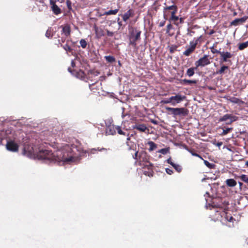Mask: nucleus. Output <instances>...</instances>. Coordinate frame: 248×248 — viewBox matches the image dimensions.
Returning a JSON list of instances; mask_svg holds the SVG:
<instances>
[{
    "label": "nucleus",
    "instance_id": "obj_59",
    "mask_svg": "<svg viewBox=\"0 0 248 248\" xmlns=\"http://www.w3.org/2000/svg\"><path fill=\"white\" fill-rule=\"evenodd\" d=\"M118 24L119 26V27H121L122 26V22L121 21H118Z\"/></svg>",
    "mask_w": 248,
    "mask_h": 248
},
{
    "label": "nucleus",
    "instance_id": "obj_6",
    "mask_svg": "<svg viewBox=\"0 0 248 248\" xmlns=\"http://www.w3.org/2000/svg\"><path fill=\"white\" fill-rule=\"evenodd\" d=\"M238 119V117L236 116L232 115V114H226L223 115L222 117H221L219 118L218 121L219 122H226L228 120H229V122H226V124H231L233 122L237 121Z\"/></svg>",
    "mask_w": 248,
    "mask_h": 248
},
{
    "label": "nucleus",
    "instance_id": "obj_17",
    "mask_svg": "<svg viewBox=\"0 0 248 248\" xmlns=\"http://www.w3.org/2000/svg\"><path fill=\"white\" fill-rule=\"evenodd\" d=\"M133 16L134 11L130 9L122 16V18L124 21H126L130 17H132Z\"/></svg>",
    "mask_w": 248,
    "mask_h": 248
},
{
    "label": "nucleus",
    "instance_id": "obj_19",
    "mask_svg": "<svg viewBox=\"0 0 248 248\" xmlns=\"http://www.w3.org/2000/svg\"><path fill=\"white\" fill-rule=\"evenodd\" d=\"M171 13V16L169 18V20L170 22H173V23L177 26L179 25L178 23V20H179V17L175 16V14L176 13H175V12H170Z\"/></svg>",
    "mask_w": 248,
    "mask_h": 248
},
{
    "label": "nucleus",
    "instance_id": "obj_49",
    "mask_svg": "<svg viewBox=\"0 0 248 248\" xmlns=\"http://www.w3.org/2000/svg\"><path fill=\"white\" fill-rule=\"evenodd\" d=\"M167 162L170 164V165L172 166L173 165V164L174 163H173L172 161V159L171 158V157H170L169 158H168L167 160Z\"/></svg>",
    "mask_w": 248,
    "mask_h": 248
},
{
    "label": "nucleus",
    "instance_id": "obj_45",
    "mask_svg": "<svg viewBox=\"0 0 248 248\" xmlns=\"http://www.w3.org/2000/svg\"><path fill=\"white\" fill-rule=\"evenodd\" d=\"M66 5L69 11L72 10V2L70 0H66Z\"/></svg>",
    "mask_w": 248,
    "mask_h": 248
},
{
    "label": "nucleus",
    "instance_id": "obj_28",
    "mask_svg": "<svg viewBox=\"0 0 248 248\" xmlns=\"http://www.w3.org/2000/svg\"><path fill=\"white\" fill-rule=\"evenodd\" d=\"M203 41L204 39L202 35H201L196 39L194 38V40L192 41L193 43H196V46L199 45V46Z\"/></svg>",
    "mask_w": 248,
    "mask_h": 248
},
{
    "label": "nucleus",
    "instance_id": "obj_20",
    "mask_svg": "<svg viewBox=\"0 0 248 248\" xmlns=\"http://www.w3.org/2000/svg\"><path fill=\"white\" fill-rule=\"evenodd\" d=\"M134 129H136L140 132H145L147 129V127L144 124H136L134 127Z\"/></svg>",
    "mask_w": 248,
    "mask_h": 248
},
{
    "label": "nucleus",
    "instance_id": "obj_37",
    "mask_svg": "<svg viewBox=\"0 0 248 248\" xmlns=\"http://www.w3.org/2000/svg\"><path fill=\"white\" fill-rule=\"evenodd\" d=\"M232 130V128H226L225 129H223V131L221 134V135H226L228 133H230L231 131Z\"/></svg>",
    "mask_w": 248,
    "mask_h": 248
},
{
    "label": "nucleus",
    "instance_id": "obj_11",
    "mask_svg": "<svg viewBox=\"0 0 248 248\" xmlns=\"http://www.w3.org/2000/svg\"><path fill=\"white\" fill-rule=\"evenodd\" d=\"M6 148L8 150L15 152L18 151L19 146L14 141H9L6 144Z\"/></svg>",
    "mask_w": 248,
    "mask_h": 248
},
{
    "label": "nucleus",
    "instance_id": "obj_2",
    "mask_svg": "<svg viewBox=\"0 0 248 248\" xmlns=\"http://www.w3.org/2000/svg\"><path fill=\"white\" fill-rule=\"evenodd\" d=\"M149 155L144 151L139 153L138 162L137 164L142 168L147 167L148 169L153 167V165L149 162Z\"/></svg>",
    "mask_w": 248,
    "mask_h": 248
},
{
    "label": "nucleus",
    "instance_id": "obj_40",
    "mask_svg": "<svg viewBox=\"0 0 248 248\" xmlns=\"http://www.w3.org/2000/svg\"><path fill=\"white\" fill-rule=\"evenodd\" d=\"M79 43H80V45L83 48H85L86 47L87 43L85 39H82L80 40Z\"/></svg>",
    "mask_w": 248,
    "mask_h": 248
},
{
    "label": "nucleus",
    "instance_id": "obj_29",
    "mask_svg": "<svg viewBox=\"0 0 248 248\" xmlns=\"http://www.w3.org/2000/svg\"><path fill=\"white\" fill-rule=\"evenodd\" d=\"M248 47V41L238 44V49L239 50H243L246 48Z\"/></svg>",
    "mask_w": 248,
    "mask_h": 248
},
{
    "label": "nucleus",
    "instance_id": "obj_4",
    "mask_svg": "<svg viewBox=\"0 0 248 248\" xmlns=\"http://www.w3.org/2000/svg\"><path fill=\"white\" fill-rule=\"evenodd\" d=\"M136 33L135 34L133 31L130 33L129 36V45L134 47H136L137 43V42L140 39L141 31H136Z\"/></svg>",
    "mask_w": 248,
    "mask_h": 248
},
{
    "label": "nucleus",
    "instance_id": "obj_52",
    "mask_svg": "<svg viewBox=\"0 0 248 248\" xmlns=\"http://www.w3.org/2000/svg\"><path fill=\"white\" fill-rule=\"evenodd\" d=\"M126 144L128 146H129V150L134 149V147L136 146L134 144L131 145H129V142L128 141L126 142Z\"/></svg>",
    "mask_w": 248,
    "mask_h": 248
},
{
    "label": "nucleus",
    "instance_id": "obj_14",
    "mask_svg": "<svg viewBox=\"0 0 248 248\" xmlns=\"http://www.w3.org/2000/svg\"><path fill=\"white\" fill-rule=\"evenodd\" d=\"M248 19V16H245L240 18H236L231 22V26H237L244 23Z\"/></svg>",
    "mask_w": 248,
    "mask_h": 248
},
{
    "label": "nucleus",
    "instance_id": "obj_61",
    "mask_svg": "<svg viewBox=\"0 0 248 248\" xmlns=\"http://www.w3.org/2000/svg\"><path fill=\"white\" fill-rule=\"evenodd\" d=\"M26 147H25V148H24V153L25 154H26Z\"/></svg>",
    "mask_w": 248,
    "mask_h": 248
},
{
    "label": "nucleus",
    "instance_id": "obj_56",
    "mask_svg": "<svg viewBox=\"0 0 248 248\" xmlns=\"http://www.w3.org/2000/svg\"><path fill=\"white\" fill-rule=\"evenodd\" d=\"M151 122L152 123H153L154 124H158L157 121L156 120H155L152 119V120H151Z\"/></svg>",
    "mask_w": 248,
    "mask_h": 248
},
{
    "label": "nucleus",
    "instance_id": "obj_18",
    "mask_svg": "<svg viewBox=\"0 0 248 248\" xmlns=\"http://www.w3.org/2000/svg\"><path fill=\"white\" fill-rule=\"evenodd\" d=\"M116 130H117V133L120 134V135H124V136H127L128 137L127 138V140L128 141V140H130V137H129V134L127 133V130H123L122 129L121 127L119 126H116Z\"/></svg>",
    "mask_w": 248,
    "mask_h": 248
},
{
    "label": "nucleus",
    "instance_id": "obj_44",
    "mask_svg": "<svg viewBox=\"0 0 248 248\" xmlns=\"http://www.w3.org/2000/svg\"><path fill=\"white\" fill-rule=\"evenodd\" d=\"M152 168H149V169H148V170H149L148 171H144V174L146 175H147L148 176H153V174H152V172H153V171L152 170Z\"/></svg>",
    "mask_w": 248,
    "mask_h": 248
},
{
    "label": "nucleus",
    "instance_id": "obj_8",
    "mask_svg": "<svg viewBox=\"0 0 248 248\" xmlns=\"http://www.w3.org/2000/svg\"><path fill=\"white\" fill-rule=\"evenodd\" d=\"M170 10H171V12H175V13H177L178 10L177 6L175 5H172L170 6H166L164 7L163 16L165 19H167V16L169 15V13L168 12Z\"/></svg>",
    "mask_w": 248,
    "mask_h": 248
},
{
    "label": "nucleus",
    "instance_id": "obj_31",
    "mask_svg": "<svg viewBox=\"0 0 248 248\" xmlns=\"http://www.w3.org/2000/svg\"><path fill=\"white\" fill-rule=\"evenodd\" d=\"M148 144L150 146L149 151L151 152L155 150L157 148V145L153 141H150L148 142Z\"/></svg>",
    "mask_w": 248,
    "mask_h": 248
},
{
    "label": "nucleus",
    "instance_id": "obj_60",
    "mask_svg": "<svg viewBox=\"0 0 248 248\" xmlns=\"http://www.w3.org/2000/svg\"><path fill=\"white\" fill-rule=\"evenodd\" d=\"M31 154H32V150H31V151H29V153L28 154H27V155H31Z\"/></svg>",
    "mask_w": 248,
    "mask_h": 248
},
{
    "label": "nucleus",
    "instance_id": "obj_26",
    "mask_svg": "<svg viewBox=\"0 0 248 248\" xmlns=\"http://www.w3.org/2000/svg\"><path fill=\"white\" fill-rule=\"evenodd\" d=\"M61 46L68 53L73 54V49L67 44L62 45L61 43Z\"/></svg>",
    "mask_w": 248,
    "mask_h": 248
},
{
    "label": "nucleus",
    "instance_id": "obj_32",
    "mask_svg": "<svg viewBox=\"0 0 248 248\" xmlns=\"http://www.w3.org/2000/svg\"><path fill=\"white\" fill-rule=\"evenodd\" d=\"M203 161H204V163L206 167H207L208 168L211 169H216V166L215 164L211 163L209 162H208V161L205 160H203Z\"/></svg>",
    "mask_w": 248,
    "mask_h": 248
},
{
    "label": "nucleus",
    "instance_id": "obj_54",
    "mask_svg": "<svg viewBox=\"0 0 248 248\" xmlns=\"http://www.w3.org/2000/svg\"><path fill=\"white\" fill-rule=\"evenodd\" d=\"M178 21H179V22H178L179 24H182L184 23V19L182 17L179 18Z\"/></svg>",
    "mask_w": 248,
    "mask_h": 248
},
{
    "label": "nucleus",
    "instance_id": "obj_25",
    "mask_svg": "<svg viewBox=\"0 0 248 248\" xmlns=\"http://www.w3.org/2000/svg\"><path fill=\"white\" fill-rule=\"evenodd\" d=\"M229 68V66L223 65L220 69L217 70L216 72V74L222 75L223 74L226 70H228Z\"/></svg>",
    "mask_w": 248,
    "mask_h": 248
},
{
    "label": "nucleus",
    "instance_id": "obj_30",
    "mask_svg": "<svg viewBox=\"0 0 248 248\" xmlns=\"http://www.w3.org/2000/svg\"><path fill=\"white\" fill-rule=\"evenodd\" d=\"M217 42L214 43L213 44V46L210 48L211 51L213 54H216V53L219 54L220 52V50H218L216 49V47L217 46Z\"/></svg>",
    "mask_w": 248,
    "mask_h": 248
},
{
    "label": "nucleus",
    "instance_id": "obj_12",
    "mask_svg": "<svg viewBox=\"0 0 248 248\" xmlns=\"http://www.w3.org/2000/svg\"><path fill=\"white\" fill-rule=\"evenodd\" d=\"M56 0H50V4L52 11L55 15H58L62 13V10L60 8L56 5Z\"/></svg>",
    "mask_w": 248,
    "mask_h": 248
},
{
    "label": "nucleus",
    "instance_id": "obj_27",
    "mask_svg": "<svg viewBox=\"0 0 248 248\" xmlns=\"http://www.w3.org/2000/svg\"><path fill=\"white\" fill-rule=\"evenodd\" d=\"M181 83H183V84H186V85H190L191 84H197V80L184 79L182 80Z\"/></svg>",
    "mask_w": 248,
    "mask_h": 248
},
{
    "label": "nucleus",
    "instance_id": "obj_48",
    "mask_svg": "<svg viewBox=\"0 0 248 248\" xmlns=\"http://www.w3.org/2000/svg\"><path fill=\"white\" fill-rule=\"evenodd\" d=\"M166 172L169 175H171L173 173V170L169 168L166 169Z\"/></svg>",
    "mask_w": 248,
    "mask_h": 248
},
{
    "label": "nucleus",
    "instance_id": "obj_62",
    "mask_svg": "<svg viewBox=\"0 0 248 248\" xmlns=\"http://www.w3.org/2000/svg\"><path fill=\"white\" fill-rule=\"evenodd\" d=\"M239 186L241 187L243 185V183L241 182H239Z\"/></svg>",
    "mask_w": 248,
    "mask_h": 248
},
{
    "label": "nucleus",
    "instance_id": "obj_33",
    "mask_svg": "<svg viewBox=\"0 0 248 248\" xmlns=\"http://www.w3.org/2000/svg\"><path fill=\"white\" fill-rule=\"evenodd\" d=\"M85 76V73L81 70H80L78 71H77L76 72V77L79 78L83 79Z\"/></svg>",
    "mask_w": 248,
    "mask_h": 248
},
{
    "label": "nucleus",
    "instance_id": "obj_38",
    "mask_svg": "<svg viewBox=\"0 0 248 248\" xmlns=\"http://www.w3.org/2000/svg\"><path fill=\"white\" fill-rule=\"evenodd\" d=\"M230 101L233 103L238 104L239 103H243V101L240 100L239 98L236 97H232L230 99Z\"/></svg>",
    "mask_w": 248,
    "mask_h": 248
},
{
    "label": "nucleus",
    "instance_id": "obj_51",
    "mask_svg": "<svg viewBox=\"0 0 248 248\" xmlns=\"http://www.w3.org/2000/svg\"><path fill=\"white\" fill-rule=\"evenodd\" d=\"M107 34L108 36H112L114 34L113 32L112 31H110L108 30H107Z\"/></svg>",
    "mask_w": 248,
    "mask_h": 248
},
{
    "label": "nucleus",
    "instance_id": "obj_10",
    "mask_svg": "<svg viewBox=\"0 0 248 248\" xmlns=\"http://www.w3.org/2000/svg\"><path fill=\"white\" fill-rule=\"evenodd\" d=\"M196 44V43H193L190 41L189 43L190 46L183 52V55L185 56H189L190 55V54L195 51L197 46Z\"/></svg>",
    "mask_w": 248,
    "mask_h": 248
},
{
    "label": "nucleus",
    "instance_id": "obj_13",
    "mask_svg": "<svg viewBox=\"0 0 248 248\" xmlns=\"http://www.w3.org/2000/svg\"><path fill=\"white\" fill-rule=\"evenodd\" d=\"M216 213H217L216 216H217V219H218L219 216H220V217H224L225 218V220H227L230 222H232V220L234 219L233 217L232 216H228L227 215V214L224 211H222L221 212L220 211L217 210Z\"/></svg>",
    "mask_w": 248,
    "mask_h": 248
},
{
    "label": "nucleus",
    "instance_id": "obj_22",
    "mask_svg": "<svg viewBox=\"0 0 248 248\" xmlns=\"http://www.w3.org/2000/svg\"><path fill=\"white\" fill-rule=\"evenodd\" d=\"M197 69L198 68H196V66L195 67L188 68L186 71V75L189 77L193 76L195 74V70Z\"/></svg>",
    "mask_w": 248,
    "mask_h": 248
},
{
    "label": "nucleus",
    "instance_id": "obj_9",
    "mask_svg": "<svg viewBox=\"0 0 248 248\" xmlns=\"http://www.w3.org/2000/svg\"><path fill=\"white\" fill-rule=\"evenodd\" d=\"M220 55V61L222 62H230L231 60H229L232 57V55L229 52H221L219 53Z\"/></svg>",
    "mask_w": 248,
    "mask_h": 248
},
{
    "label": "nucleus",
    "instance_id": "obj_43",
    "mask_svg": "<svg viewBox=\"0 0 248 248\" xmlns=\"http://www.w3.org/2000/svg\"><path fill=\"white\" fill-rule=\"evenodd\" d=\"M45 35L47 38L51 37L52 36V33L50 29H48L46 31Z\"/></svg>",
    "mask_w": 248,
    "mask_h": 248
},
{
    "label": "nucleus",
    "instance_id": "obj_35",
    "mask_svg": "<svg viewBox=\"0 0 248 248\" xmlns=\"http://www.w3.org/2000/svg\"><path fill=\"white\" fill-rule=\"evenodd\" d=\"M171 100L170 99V97H169V98H165L163 100H162L161 101H160V103L162 104H170L171 105Z\"/></svg>",
    "mask_w": 248,
    "mask_h": 248
},
{
    "label": "nucleus",
    "instance_id": "obj_42",
    "mask_svg": "<svg viewBox=\"0 0 248 248\" xmlns=\"http://www.w3.org/2000/svg\"><path fill=\"white\" fill-rule=\"evenodd\" d=\"M139 153L138 151H136L134 155H132L133 158L136 160L135 163L137 164V162H138V158L139 155Z\"/></svg>",
    "mask_w": 248,
    "mask_h": 248
},
{
    "label": "nucleus",
    "instance_id": "obj_16",
    "mask_svg": "<svg viewBox=\"0 0 248 248\" xmlns=\"http://www.w3.org/2000/svg\"><path fill=\"white\" fill-rule=\"evenodd\" d=\"M62 28V33L64 34L65 37L70 36L71 33V28L69 25L65 24L61 26Z\"/></svg>",
    "mask_w": 248,
    "mask_h": 248
},
{
    "label": "nucleus",
    "instance_id": "obj_15",
    "mask_svg": "<svg viewBox=\"0 0 248 248\" xmlns=\"http://www.w3.org/2000/svg\"><path fill=\"white\" fill-rule=\"evenodd\" d=\"M93 28L94 30L96 38L99 39L101 37L105 35L104 31L101 28L98 27L96 25H94L93 26Z\"/></svg>",
    "mask_w": 248,
    "mask_h": 248
},
{
    "label": "nucleus",
    "instance_id": "obj_34",
    "mask_svg": "<svg viewBox=\"0 0 248 248\" xmlns=\"http://www.w3.org/2000/svg\"><path fill=\"white\" fill-rule=\"evenodd\" d=\"M105 60L109 63H113L115 62V58L112 56H106L104 57Z\"/></svg>",
    "mask_w": 248,
    "mask_h": 248
},
{
    "label": "nucleus",
    "instance_id": "obj_36",
    "mask_svg": "<svg viewBox=\"0 0 248 248\" xmlns=\"http://www.w3.org/2000/svg\"><path fill=\"white\" fill-rule=\"evenodd\" d=\"M172 166L178 172H181L182 170V167L179 164L174 163Z\"/></svg>",
    "mask_w": 248,
    "mask_h": 248
},
{
    "label": "nucleus",
    "instance_id": "obj_41",
    "mask_svg": "<svg viewBox=\"0 0 248 248\" xmlns=\"http://www.w3.org/2000/svg\"><path fill=\"white\" fill-rule=\"evenodd\" d=\"M158 152L163 154V155H166L169 152V148H162L158 151Z\"/></svg>",
    "mask_w": 248,
    "mask_h": 248
},
{
    "label": "nucleus",
    "instance_id": "obj_47",
    "mask_svg": "<svg viewBox=\"0 0 248 248\" xmlns=\"http://www.w3.org/2000/svg\"><path fill=\"white\" fill-rule=\"evenodd\" d=\"M172 29V25L170 23L167 26L166 32L169 33L170 31Z\"/></svg>",
    "mask_w": 248,
    "mask_h": 248
},
{
    "label": "nucleus",
    "instance_id": "obj_55",
    "mask_svg": "<svg viewBox=\"0 0 248 248\" xmlns=\"http://www.w3.org/2000/svg\"><path fill=\"white\" fill-rule=\"evenodd\" d=\"M215 32V31L214 30H211L209 32H208V34L210 35H212Z\"/></svg>",
    "mask_w": 248,
    "mask_h": 248
},
{
    "label": "nucleus",
    "instance_id": "obj_1",
    "mask_svg": "<svg viewBox=\"0 0 248 248\" xmlns=\"http://www.w3.org/2000/svg\"><path fill=\"white\" fill-rule=\"evenodd\" d=\"M72 149L68 145L63 148L53 153L48 149H40L37 153L38 159L46 160L50 162H69L72 160Z\"/></svg>",
    "mask_w": 248,
    "mask_h": 248
},
{
    "label": "nucleus",
    "instance_id": "obj_57",
    "mask_svg": "<svg viewBox=\"0 0 248 248\" xmlns=\"http://www.w3.org/2000/svg\"><path fill=\"white\" fill-rule=\"evenodd\" d=\"M71 65L73 67L75 66V63L73 60L71 61Z\"/></svg>",
    "mask_w": 248,
    "mask_h": 248
},
{
    "label": "nucleus",
    "instance_id": "obj_39",
    "mask_svg": "<svg viewBox=\"0 0 248 248\" xmlns=\"http://www.w3.org/2000/svg\"><path fill=\"white\" fill-rule=\"evenodd\" d=\"M177 46L176 45H172L171 46H170L169 51L170 53H173L177 50Z\"/></svg>",
    "mask_w": 248,
    "mask_h": 248
},
{
    "label": "nucleus",
    "instance_id": "obj_21",
    "mask_svg": "<svg viewBox=\"0 0 248 248\" xmlns=\"http://www.w3.org/2000/svg\"><path fill=\"white\" fill-rule=\"evenodd\" d=\"M226 184L229 187H234L236 185L237 183L233 179H228L226 180Z\"/></svg>",
    "mask_w": 248,
    "mask_h": 248
},
{
    "label": "nucleus",
    "instance_id": "obj_58",
    "mask_svg": "<svg viewBox=\"0 0 248 248\" xmlns=\"http://www.w3.org/2000/svg\"><path fill=\"white\" fill-rule=\"evenodd\" d=\"M59 42L60 43V41H61L62 43H64L65 42V39L63 37H62L61 40H59Z\"/></svg>",
    "mask_w": 248,
    "mask_h": 248
},
{
    "label": "nucleus",
    "instance_id": "obj_46",
    "mask_svg": "<svg viewBox=\"0 0 248 248\" xmlns=\"http://www.w3.org/2000/svg\"><path fill=\"white\" fill-rule=\"evenodd\" d=\"M188 151V152L189 153H191V154L193 156H199V154H198L197 153H196L195 151H194V150H193V149H189Z\"/></svg>",
    "mask_w": 248,
    "mask_h": 248
},
{
    "label": "nucleus",
    "instance_id": "obj_64",
    "mask_svg": "<svg viewBox=\"0 0 248 248\" xmlns=\"http://www.w3.org/2000/svg\"><path fill=\"white\" fill-rule=\"evenodd\" d=\"M245 165H246V166H247V167H248V161H247L246 162Z\"/></svg>",
    "mask_w": 248,
    "mask_h": 248
},
{
    "label": "nucleus",
    "instance_id": "obj_3",
    "mask_svg": "<svg viewBox=\"0 0 248 248\" xmlns=\"http://www.w3.org/2000/svg\"><path fill=\"white\" fill-rule=\"evenodd\" d=\"M166 110L169 111L170 114L173 115L174 117L177 116H186L188 114L189 111L186 108H170L166 107Z\"/></svg>",
    "mask_w": 248,
    "mask_h": 248
},
{
    "label": "nucleus",
    "instance_id": "obj_24",
    "mask_svg": "<svg viewBox=\"0 0 248 248\" xmlns=\"http://www.w3.org/2000/svg\"><path fill=\"white\" fill-rule=\"evenodd\" d=\"M107 132L110 135H114L116 133V126L114 125H110L107 129Z\"/></svg>",
    "mask_w": 248,
    "mask_h": 248
},
{
    "label": "nucleus",
    "instance_id": "obj_50",
    "mask_svg": "<svg viewBox=\"0 0 248 248\" xmlns=\"http://www.w3.org/2000/svg\"><path fill=\"white\" fill-rule=\"evenodd\" d=\"M97 82H98V81L95 82L94 83H92V84L89 85V88L91 91H93L94 90L93 86H94V84Z\"/></svg>",
    "mask_w": 248,
    "mask_h": 248
},
{
    "label": "nucleus",
    "instance_id": "obj_23",
    "mask_svg": "<svg viewBox=\"0 0 248 248\" xmlns=\"http://www.w3.org/2000/svg\"><path fill=\"white\" fill-rule=\"evenodd\" d=\"M118 11H119V9H114V10H110L108 11L105 12L104 14L100 15V16H105V15L109 16V15H115L117 14Z\"/></svg>",
    "mask_w": 248,
    "mask_h": 248
},
{
    "label": "nucleus",
    "instance_id": "obj_7",
    "mask_svg": "<svg viewBox=\"0 0 248 248\" xmlns=\"http://www.w3.org/2000/svg\"><path fill=\"white\" fill-rule=\"evenodd\" d=\"M186 96L185 95H182L179 93L175 94L174 96H170V99L171 100V105L175 106L176 104L180 103L182 101L185 100Z\"/></svg>",
    "mask_w": 248,
    "mask_h": 248
},
{
    "label": "nucleus",
    "instance_id": "obj_63",
    "mask_svg": "<svg viewBox=\"0 0 248 248\" xmlns=\"http://www.w3.org/2000/svg\"><path fill=\"white\" fill-rule=\"evenodd\" d=\"M68 70L69 72H70V73H72V70H71V68H68Z\"/></svg>",
    "mask_w": 248,
    "mask_h": 248
},
{
    "label": "nucleus",
    "instance_id": "obj_5",
    "mask_svg": "<svg viewBox=\"0 0 248 248\" xmlns=\"http://www.w3.org/2000/svg\"><path fill=\"white\" fill-rule=\"evenodd\" d=\"M208 57L209 56L207 55H204L202 57L196 61L195 62L196 68H198L199 67H203L210 64L211 63V62L208 58Z\"/></svg>",
    "mask_w": 248,
    "mask_h": 248
},
{
    "label": "nucleus",
    "instance_id": "obj_53",
    "mask_svg": "<svg viewBox=\"0 0 248 248\" xmlns=\"http://www.w3.org/2000/svg\"><path fill=\"white\" fill-rule=\"evenodd\" d=\"M165 23H166V21L165 20L160 22L159 23V26L160 27H163L165 25Z\"/></svg>",
    "mask_w": 248,
    "mask_h": 248
}]
</instances>
